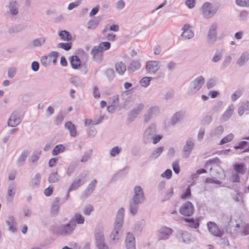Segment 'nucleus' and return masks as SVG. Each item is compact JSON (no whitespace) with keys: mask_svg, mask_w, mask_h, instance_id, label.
<instances>
[{"mask_svg":"<svg viewBox=\"0 0 249 249\" xmlns=\"http://www.w3.org/2000/svg\"><path fill=\"white\" fill-rule=\"evenodd\" d=\"M115 69L117 72L122 75L124 74L126 70V67L125 64L123 62H119L115 64Z\"/></svg>","mask_w":249,"mask_h":249,"instance_id":"nucleus-36","label":"nucleus"},{"mask_svg":"<svg viewBox=\"0 0 249 249\" xmlns=\"http://www.w3.org/2000/svg\"><path fill=\"white\" fill-rule=\"evenodd\" d=\"M16 185L14 183L9 185L7 190V199L9 201H12L14 196L16 194Z\"/></svg>","mask_w":249,"mask_h":249,"instance_id":"nucleus-28","label":"nucleus"},{"mask_svg":"<svg viewBox=\"0 0 249 249\" xmlns=\"http://www.w3.org/2000/svg\"><path fill=\"white\" fill-rule=\"evenodd\" d=\"M202 15L204 18H209L212 17L216 13L212 5L209 2H205L202 6Z\"/></svg>","mask_w":249,"mask_h":249,"instance_id":"nucleus-9","label":"nucleus"},{"mask_svg":"<svg viewBox=\"0 0 249 249\" xmlns=\"http://www.w3.org/2000/svg\"><path fill=\"white\" fill-rule=\"evenodd\" d=\"M234 169L239 174L244 175L247 170L246 165L243 163H235L234 165Z\"/></svg>","mask_w":249,"mask_h":249,"instance_id":"nucleus-42","label":"nucleus"},{"mask_svg":"<svg viewBox=\"0 0 249 249\" xmlns=\"http://www.w3.org/2000/svg\"><path fill=\"white\" fill-rule=\"evenodd\" d=\"M186 116V113L184 111H180L177 112L173 116L171 119V124H175L178 122L183 120Z\"/></svg>","mask_w":249,"mask_h":249,"instance_id":"nucleus-26","label":"nucleus"},{"mask_svg":"<svg viewBox=\"0 0 249 249\" xmlns=\"http://www.w3.org/2000/svg\"><path fill=\"white\" fill-rule=\"evenodd\" d=\"M124 209L123 208H120L116 214L114 228L121 229L124 222Z\"/></svg>","mask_w":249,"mask_h":249,"instance_id":"nucleus-17","label":"nucleus"},{"mask_svg":"<svg viewBox=\"0 0 249 249\" xmlns=\"http://www.w3.org/2000/svg\"><path fill=\"white\" fill-rule=\"evenodd\" d=\"M234 110V106L233 104L229 106L226 111L221 117V120L222 122L228 121L232 116Z\"/></svg>","mask_w":249,"mask_h":249,"instance_id":"nucleus-24","label":"nucleus"},{"mask_svg":"<svg viewBox=\"0 0 249 249\" xmlns=\"http://www.w3.org/2000/svg\"><path fill=\"white\" fill-rule=\"evenodd\" d=\"M70 221H73L75 224H83L85 222L84 217L80 213H75Z\"/></svg>","mask_w":249,"mask_h":249,"instance_id":"nucleus-41","label":"nucleus"},{"mask_svg":"<svg viewBox=\"0 0 249 249\" xmlns=\"http://www.w3.org/2000/svg\"><path fill=\"white\" fill-rule=\"evenodd\" d=\"M195 146L194 140L189 138L185 142L182 150V157L183 158H187L191 153Z\"/></svg>","mask_w":249,"mask_h":249,"instance_id":"nucleus-8","label":"nucleus"},{"mask_svg":"<svg viewBox=\"0 0 249 249\" xmlns=\"http://www.w3.org/2000/svg\"><path fill=\"white\" fill-rule=\"evenodd\" d=\"M216 83V80L214 78L209 79L206 83V87L208 89H211L214 87Z\"/></svg>","mask_w":249,"mask_h":249,"instance_id":"nucleus-62","label":"nucleus"},{"mask_svg":"<svg viewBox=\"0 0 249 249\" xmlns=\"http://www.w3.org/2000/svg\"><path fill=\"white\" fill-rule=\"evenodd\" d=\"M237 232H239L243 236L249 234V224L245 222L237 224L235 226Z\"/></svg>","mask_w":249,"mask_h":249,"instance_id":"nucleus-21","label":"nucleus"},{"mask_svg":"<svg viewBox=\"0 0 249 249\" xmlns=\"http://www.w3.org/2000/svg\"><path fill=\"white\" fill-rule=\"evenodd\" d=\"M6 223L8 226L9 231L12 233L17 231V223L13 216H9L7 218Z\"/></svg>","mask_w":249,"mask_h":249,"instance_id":"nucleus-22","label":"nucleus"},{"mask_svg":"<svg viewBox=\"0 0 249 249\" xmlns=\"http://www.w3.org/2000/svg\"><path fill=\"white\" fill-rule=\"evenodd\" d=\"M96 184L97 180L96 179L92 180L91 182L89 184L87 188L84 192L83 195H85V196H89L94 191Z\"/></svg>","mask_w":249,"mask_h":249,"instance_id":"nucleus-35","label":"nucleus"},{"mask_svg":"<svg viewBox=\"0 0 249 249\" xmlns=\"http://www.w3.org/2000/svg\"><path fill=\"white\" fill-rule=\"evenodd\" d=\"M191 189L190 188V187L189 186L186 189L185 192H184L180 196V197L182 199H189L191 197Z\"/></svg>","mask_w":249,"mask_h":249,"instance_id":"nucleus-56","label":"nucleus"},{"mask_svg":"<svg viewBox=\"0 0 249 249\" xmlns=\"http://www.w3.org/2000/svg\"><path fill=\"white\" fill-rule=\"evenodd\" d=\"M205 83V79L202 76H199L190 84L188 93L189 94H194L199 91Z\"/></svg>","mask_w":249,"mask_h":249,"instance_id":"nucleus-2","label":"nucleus"},{"mask_svg":"<svg viewBox=\"0 0 249 249\" xmlns=\"http://www.w3.org/2000/svg\"><path fill=\"white\" fill-rule=\"evenodd\" d=\"M60 199L58 197H55L52 204L51 213L53 215H56L59 210Z\"/></svg>","mask_w":249,"mask_h":249,"instance_id":"nucleus-31","label":"nucleus"},{"mask_svg":"<svg viewBox=\"0 0 249 249\" xmlns=\"http://www.w3.org/2000/svg\"><path fill=\"white\" fill-rule=\"evenodd\" d=\"M134 194L131 200L141 203H143L145 200V196L142 187L139 186H136L134 189Z\"/></svg>","mask_w":249,"mask_h":249,"instance_id":"nucleus-12","label":"nucleus"},{"mask_svg":"<svg viewBox=\"0 0 249 249\" xmlns=\"http://www.w3.org/2000/svg\"><path fill=\"white\" fill-rule=\"evenodd\" d=\"M242 94V91L240 90H237L234 91L231 95V100L232 102H235Z\"/></svg>","mask_w":249,"mask_h":249,"instance_id":"nucleus-58","label":"nucleus"},{"mask_svg":"<svg viewBox=\"0 0 249 249\" xmlns=\"http://www.w3.org/2000/svg\"><path fill=\"white\" fill-rule=\"evenodd\" d=\"M96 246L98 249H109L108 245L105 242L103 231L101 229H96L94 232Z\"/></svg>","mask_w":249,"mask_h":249,"instance_id":"nucleus-3","label":"nucleus"},{"mask_svg":"<svg viewBox=\"0 0 249 249\" xmlns=\"http://www.w3.org/2000/svg\"><path fill=\"white\" fill-rule=\"evenodd\" d=\"M120 229L114 228L109 235V240L111 244H116L120 239L119 232Z\"/></svg>","mask_w":249,"mask_h":249,"instance_id":"nucleus-27","label":"nucleus"},{"mask_svg":"<svg viewBox=\"0 0 249 249\" xmlns=\"http://www.w3.org/2000/svg\"><path fill=\"white\" fill-rule=\"evenodd\" d=\"M65 149V147L62 144H59L56 145L52 151V155L56 156L60 153L63 152Z\"/></svg>","mask_w":249,"mask_h":249,"instance_id":"nucleus-47","label":"nucleus"},{"mask_svg":"<svg viewBox=\"0 0 249 249\" xmlns=\"http://www.w3.org/2000/svg\"><path fill=\"white\" fill-rule=\"evenodd\" d=\"M8 12L5 16L8 18H12L17 16L19 13V4L15 0H10L8 5Z\"/></svg>","mask_w":249,"mask_h":249,"instance_id":"nucleus-5","label":"nucleus"},{"mask_svg":"<svg viewBox=\"0 0 249 249\" xmlns=\"http://www.w3.org/2000/svg\"><path fill=\"white\" fill-rule=\"evenodd\" d=\"M59 180V176L57 173V171H52L50 175H49L48 181L50 183H54L58 182Z\"/></svg>","mask_w":249,"mask_h":249,"instance_id":"nucleus-38","label":"nucleus"},{"mask_svg":"<svg viewBox=\"0 0 249 249\" xmlns=\"http://www.w3.org/2000/svg\"><path fill=\"white\" fill-rule=\"evenodd\" d=\"M141 67V64L138 61H132L128 65L127 71L130 72H133L139 70Z\"/></svg>","mask_w":249,"mask_h":249,"instance_id":"nucleus-40","label":"nucleus"},{"mask_svg":"<svg viewBox=\"0 0 249 249\" xmlns=\"http://www.w3.org/2000/svg\"><path fill=\"white\" fill-rule=\"evenodd\" d=\"M156 126L154 124H151L144 131L143 135V141L145 143H149L152 142L153 143H157L162 138V136L157 135Z\"/></svg>","mask_w":249,"mask_h":249,"instance_id":"nucleus-1","label":"nucleus"},{"mask_svg":"<svg viewBox=\"0 0 249 249\" xmlns=\"http://www.w3.org/2000/svg\"><path fill=\"white\" fill-rule=\"evenodd\" d=\"M173 230L167 227L161 228L159 231L158 237L160 240H166L169 238V236L172 234Z\"/></svg>","mask_w":249,"mask_h":249,"instance_id":"nucleus-20","label":"nucleus"},{"mask_svg":"<svg viewBox=\"0 0 249 249\" xmlns=\"http://www.w3.org/2000/svg\"><path fill=\"white\" fill-rule=\"evenodd\" d=\"M72 44L71 43H59L57 44V47L61 48L65 51H69L71 48Z\"/></svg>","mask_w":249,"mask_h":249,"instance_id":"nucleus-52","label":"nucleus"},{"mask_svg":"<svg viewBox=\"0 0 249 249\" xmlns=\"http://www.w3.org/2000/svg\"><path fill=\"white\" fill-rule=\"evenodd\" d=\"M101 18L100 17H97L93 19L90 20L87 23V28L89 30H93L95 29L99 24L101 21Z\"/></svg>","mask_w":249,"mask_h":249,"instance_id":"nucleus-30","label":"nucleus"},{"mask_svg":"<svg viewBox=\"0 0 249 249\" xmlns=\"http://www.w3.org/2000/svg\"><path fill=\"white\" fill-rule=\"evenodd\" d=\"M29 154V152L28 151L24 150L22 151L17 160V165L18 166H21L24 164V162Z\"/></svg>","mask_w":249,"mask_h":249,"instance_id":"nucleus-37","label":"nucleus"},{"mask_svg":"<svg viewBox=\"0 0 249 249\" xmlns=\"http://www.w3.org/2000/svg\"><path fill=\"white\" fill-rule=\"evenodd\" d=\"M21 121L19 113L15 111L11 114L7 122V125L10 127H15L19 124Z\"/></svg>","mask_w":249,"mask_h":249,"instance_id":"nucleus-10","label":"nucleus"},{"mask_svg":"<svg viewBox=\"0 0 249 249\" xmlns=\"http://www.w3.org/2000/svg\"><path fill=\"white\" fill-rule=\"evenodd\" d=\"M71 67L74 69H77L81 65L80 59L76 55L72 56L70 59Z\"/></svg>","mask_w":249,"mask_h":249,"instance_id":"nucleus-43","label":"nucleus"},{"mask_svg":"<svg viewBox=\"0 0 249 249\" xmlns=\"http://www.w3.org/2000/svg\"><path fill=\"white\" fill-rule=\"evenodd\" d=\"M180 234L182 239L183 242L185 243H188L192 239V235L186 231H181Z\"/></svg>","mask_w":249,"mask_h":249,"instance_id":"nucleus-50","label":"nucleus"},{"mask_svg":"<svg viewBox=\"0 0 249 249\" xmlns=\"http://www.w3.org/2000/svg\"><path fill=\"white\" fill-rule=\"evenodd\" d=\"M105 74L107 79L110 81H112L115 77L114 70L112 69H107L106 71Z\"/></svg>","mask_w":249,"mask_h":249,"instance_id":"nucleus-55","label":"nucleus"},{"mask_svg":"<svg viewBox=\"0 0 249 249\" xmlns=\"http://www.w3.org/2000/svg\"><path fill=\"white\" fill-rule=\"evenodd\" d=\"M58 36L64 41H69L72 40L71 35L67 31L62 30L59 32Z\"/></svg>","mask_w":249,"mask_h":249,"instance_id":"nucleus-39","label":"nucleus"},{"mask_svg":"<svg viewBox=\"0 0 249 249\" xmlns=\"http://www.w3.org/2000/svg\"><path fill=\"white\" fill-rule=\"evenodd\" d=\"M166 68L168 71H173L176 68V63L173 61H171L167 64Z\"/></svg>","mask_w":249,"mask_h":249,"instance_id":"nucleus-64","label":"nucleus"},{"mask_svg":"<svg viewBox=\"0 0 249 249\" xmlns=\"http://www.w3.org/2000/svg\"><path fill=\"white\" fill-rule=\"evenodd\" d=\"M195 209L192 203L187 201L182 205L179 209V213L185 216H190L194 213Z\"/></svg>","mask_w":249,"mask_h":249,"instance_id":"nucleus-7","label":"nucleus"},{"mask_svg":"<svg viewBox=\"0 0 249 249\" xmlns=\"http://www.w3.org/2000/svg\"><path fill=\"white\" fill-rule=\"evenodd\" d=\"M183 219L189 223V227L191 228L197 229L199 226L200 220L199 218H183Z\"/></svg>","mask_w":249,"mask_h":249,"instance_id":"nucleus-32","label":"nucleus"},{"mask_svg":"<svg viewBox=\"0 0 249 249\" xmlns=\"http://www.w3.org/2000/svg\"><path fill=\"white\" fill-rule=\"evenodd\" d=\"M41 178V176L39 174H36L35 175L31 181L33 188H35L38 187L40 182Z\"/></svg>","mask_w":249,"mask_h":249,"instance_id":"nucleus-45","label":"nucleus"},{"mask_svg":"<svg viewBox=\"0 0 249 249\" xmlns=\"http://www.w3.org/2000/svg\"><path fill=\"white\" fill-rule=\"evenodd\" d=\"M164 149V147L163 146H160L157 148L155 150L153 151L152 154L150 155V159H155L157 158L162 153Z\"/></svg>","mask_w":249,"mask_h":249,"instance_id":"nucleus-46","label":"nucleus"},{"mask_svg":"<svg viewBox=\"0 0 249 249\" xmlns=\"http://www.w3.org/2000/svg\"><path fill=\"white\" fill-rule=\"evenodd\" d=\"M70 82L76 87L82 86L81 79L77 76H73L70 79Z\"/></svg>","mask_w":249,"mask_h":249,"instance_id":"nucleus-51","label":"nucleus"},{"mask_svg":"<svg viewBox=\"0 0 249 249\" xmlns=\"http://www.w3.org/2000/svg\"><path fill=\"white\" fill-rule=\"evenodd\" d=\"M103 52L98 45L94 46L91 51L93 60L96 62H100L102 59Z\"/></svg>","mask_w":249,"mask_h":249,"instance_id":"nucleus-18","label":"nucleus"},{"mask_svg":"<svg viewBox=\"0 0 249 249\" xmlns=\"http://www.w3.org/2000/svg\"><path fill=\"white\" fill-rule=\"evenodd\" d=\"M46 41V38L45 37H41L34 39L32 41L33 46L34 47H39L44 44Z\"/></svg>","mask_w":249,"mask_h":249,"instance_id":"nucleus-44","label":"nucleus"},{"mask_svg":"<svg viewBox=\"0 0 249 249\" xmlns=\"http://www.w3.org/2000/svg\"><path fill=\"white\" fill-rule=\"evenodd\" d=\"M121 151V148L119 146H115L113 147L110 151V155L111 157H114L118 155Z\"/></svg>","mask_w":249,"mask_h":249,"instance_id":"nucleus-54","label":"nucleus"},{"mask_svg":"<svg viewBox=\"0 0 249 249\" xmlns=\"http://www.w3.org/2000/svg\"><path fill=\"white\" fill-rule=\"evenodd\" d=\"M223 55V51L222 50H217L215 52L214 54V55L212 58V61L213 63H217L219 62Z\"/></svg>","mask_w":249,"mask_h":249,"instance_id":"nucleus-49","label":"nucleus"},{"mask_svg":"<svg viewBox=\"0 0 249 249\" xmlns=\"http://www.w3.org/2000/svg\"><path fill=\"white\" fill-rule=\"evenodd\" d=\"M125 244L126 249H135V239L132 233L128 232L127 233Z\"/></svg>","mask_w":249,"mask_h":249,"instance_id":"nucleus-23","label":"nucleus"},{"mask_svg":"<svg viewBox=\"0 0 249 249\" xmlns=\"http://www.w3.org/2000/svg\"><path fill=\"white\" fill-rule=\"evenodd\" d=\"M88 176L87 174H81L78 176L72 182L71 186L69 188V192L72 190H76L80 186L82 185L84 182V179Z\"/></svg>","mask_w":249,"mask_h":249,"instance_id":"nucleus-11","label":"nucleus"},{"mask_svg":"<svg viewBox=\"0 0 249 249\" xmlns=\"http://www.w3.org/2000/svg\"><path fill=\"white\" fill-rule=\"evenodd\" d=\"M160 61L150 60L146 62L145 70L150 74H155L160 67Z\"/></svg>","mask_w":249,"mask_h":249,"instance_id":"nucleus-6","label":"nucleus"},{"mask_svg":"<svg viewBox=\"0 0 249 249\" xmlns=\"http://www.w3.org/2000/svg\"><path fill=\"white\" fill-rule=\"evenodd\" d=\"M93 206L91 205H88L84 207L83 210V213L86 215H89L91 212L93 211Z\"/></svg>","mask_w":249,"mask_h":249,"instance_id":"nucleus-61","label":"nucleus"},{"mask_svg":"<svg viewBox=\"0 0 249 249\" xmlns=\"http://www.w3.org/2000/svg\"><path fill=\"white\" fill-rule=\"evenodd\" d=\"M98 46L104 51L110 48V43L109 42H101Z\"/></svg>","mask_w":249,"mask_h":249,"instance_id":"nucleus-60","label":"nucleus"},{"mask_svg":"<svg viewBox=\"0 0 249 249\" xmlns=\"http://www.w3.org/2000/svg\"><path fill=\"white\" fill-rule=\"evenodd\" d=\"M65 127L69 131L71 137H75L76 136L77 133L76 127L71 121H68L65 123Z\"/></svg>","mask_w":249,"mask_h":249,"instance_id":"nucleus-29","label":"nucleus"},{"mask_svg":"<svg viewBox=\"0 0 249 249\" xmlns=\"http://www.w3.org/2000/svg\"><path fill=\"white\" fill-rule=\"evenodd\" d=\"M223 126L219 125L211 130L210 135L211 137L218 138L223 133Z\"/></svg>","mask_w":249,"mask_h":249,"instance_id":"nucleus-34","label":"nucleus"},{"mask_svg":"<svg viewBox=\"0 0 249 249\" xmlns=\"http://www.w3.org/2000/svg\"><path fill=\"white\" fill-rule=\"evenodd\" d=\"M159 108L157 106L150 107L144 115V122L148 123L154 117L159 114Z\"/></svg>","mask_w":249,"mask_h":249,"instance_id":"nucleus-13","label":"nucleus"},{"mask_svg":"<svg viewBox=\"0 0 249 249\" xmlns=\"http://www.w3.org/2000/svg\"><path fill=\"white\" fill-rule=\"evenodd\" d=\"M191 25L185 24L181 29L183 31L181 36L184 39H190L194 36V32L190 29Z\"/></svg>","mask_w":249,"mask_h":249,"instance_id":"nucleus-19","label":"nucleus"},{"mask_svg":"<svg viewBox=\"0 0 249 249\" xmlns=\"http://www.w3.org/2000/svg\"><path fill=\"white\" fill-rule=\"evenodd\" d=\"M216 28L217 26L215 23L212 24L209 29L208 35L207 36L208 43L212 45L216 40Z\"/></svg>","mask_w":249,"mask_h":249,"instance_id":"nucleus-14","label":"nucleus"},{"mask_svg":"<svg viewBox=\"0 0 249 249\" xmlns=\"http://www.w3.org/2000/svg\"><path fill=\"white\" fill-rule=\"evenodd\" d=\"M236 4L240 6H249V0H236Z\"/></svg>","mask_w":249,"mask_h":249,"instance_id":"nucleus-63","label":"nucleus"},{"mask_svg":"<svg viewBox=\"0 0 249 249\" xmlns=\"http://www.w3.org/2000/svg\"><path fill=\"white\" fill-rule=\"evenodd\" d=\"M231 57L230 55H227L225 56L222 63V67L225 69L231 63Z\"/></svg>","mask_w":249,"mask_h":249,"instance_id":"nucleus-59","label":"nucleus"},{"mask_svg":"<svg viewBox=\"0 0 249 249\" xmlns=\"http://www.w3.org/2000/svg\"><path fill=\"white\" fill-rule=\"evenodd\" d=\"M249 60V52H246L241 54L237 59L236 64L240 67L243 66Z\"/></svg>","mask_w":249,"mask_h":249,"instance_id":"nucleus-25","label":"nucleus"},{"mask_svg":"<svg viewBox=\"0 0 249 249\" xmlns=\"http://www.w3.org/2000/svg\"><path fill=\"white\" fill-rule=\"evenodd\" d=\"M234 138V135L232 134H229L224 138H223L219 142L220 145H222L224 143L229 142L231 141Z\"/></svg>","mask_w":249,"mask_h":249,"instance_id":"nucleus-53","label":"nucleus"},{"mask_svg":"<svg viewBox=\"0 0 249 249\" xmlns=\"http://www.w3.org/2000/svg\"><path fill=\"white\" fill-rule=\"evenodd\" d=\"M144 108L143 104H139L133 110H132L128 114L127 120L131 122L138 116V115L142 111Z\"/></svg>","mask_w":249,"mask_h":249,"instance_id":"nucleus-16","label":"nucleus"},{"mask_svg":"<svg viewBox=\"0 0 249 249\" xmlns=\"http://www.w3.org/2000/svg\"><path fill=\"white\" fill-rule=\"evenodd\" d=\"M40 155V152L39 151H34L31 156V162L32 163L36 162Z\"/></svg>","mask_w":249,"mask_h":249,"instance_id":"nucleus-57","label":"nucleus"},{"mask_svg":"<svg viewBox=\"0 0 249 249\" xmlns=\"http://www.w3.org/2000/svg\"><path fill=\"white\" fill-rule=\"evenodd\" d=\"M152 79L153 78L151 77H144L140 80V84L142 87L146 88L149 85Z\"/></svg>","mask_w":249,"mask_h":249,"instance_id":"nucleus-48","label":"nucleus"},{"mask_svg":"<svg viewBox=\"0 0 249 249\" xmlns=\"http://www.w3.org/2000/svg\"><path fill=\"white\" fill-rule=\"evenodd\" d=\"M76 228V224L73 221H70L67 224L60 225L58 229V233L62 235L71 234Z\"/></svg>","mask_w":249,"mask_h":249,"instance_id":"nucleus-4","label":"nucleus"},{"mask_svg":"<svg viewBox=\"0 0 249 249\" xmlns=\"http://www.w3.org/2000/svg\"><path fill=\"white\" fill-rule=\"evenodd\" d=\"M141 203L131 200L129 202V212L132 215H135L138 212L139 205Z\"/></svg>","mask_w":249,"mask_h":249,"instance_id":"nucleus-33","label":"nucleus"},{"mask_svg":"<svg viewBox=\"0 0 249 249\" xmlns=\"http://www.w3.org/2000/svg\"><path fill=\"white\" fill-rule=\"evenodd\" d=\"M207 227L209 232L212 235L220 237L223 235V231L220 230L215 223L209 222L207 223Z\"/></svg>","mask_w":249,"mask_h":249,"instance_id":"nucleus-15","label":"nucleus"}]
</instances>
